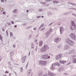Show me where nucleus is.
<instances>
[{"mask_svg":"<svg viewBox=\"0 0 76 76\" xmlns=\"http://www.w3.org/2000/svg\"><path fill=\"white\" fill-rule=\"evenodd\" d=\"M49 49V47L47 45H44L42 46V48L40 49V52L42 53H44L45 51H47Z\"/></svg>","mask_w":76,"mask_h":76,"instance_id":"f257e3e1","label":"nucleus"},{"mask_svg":"<svg viewBox=\"0 0 76 76\" xmlns=\"http://www.w3.org/2000/svg\"><path fill=\"white\" fill-rule=\"evenodd\" d=\"M66 42L67 44L69 45H70V46H73L74 44H75V43L73 41L71 40L68 38H67L66 39Z\"/></svg>","mask_w":76,"mask_h":76,"instance_id":"f03ea898","label":"nucleus"},{"mask_svg":"<svg viewBox=\"0 0 76 76\" xmlns=\"http://www.w3.org/2000/svg\"><path fill=\"white\" fill-rule=\"evenodd\" d=\"M60 64H59V63H56L54 64H52L51 67H50V70H53L56 69V66H60Z\"/></svg>","mask_w":76,"mask_h":76,"instance_id":"7ed1b4c3","label":"nucleus"},{"mask_svg":"<svg viewBox=\"0 0 76 76\" xmlns=\"http://www.w3.org/2000/svg\"><path fill=\"white\" fill-rule=\"evenodd\" d=\"M72 25L71 26V29L72 31L76 29V25L75 23V22L73 20L71 21Z\"/></svg>","mask_w":76,"mask_h":76,"instance_id":"20e7f679","label":"nucleus"},{"mask_svg":"<svg viewBox=\"0 0 76 76\" xmlns=\"http://www.w3.org/2000/svg\"><path fill=\"white\" fill-rule=\"evenodd\" d=\"M42 57L43 59L45 60V59H47V58H50V56H48V54L45 53V54L42 55Z\"/></svg>","mask_w":76,"mask_h":76,"instance_id":"39448f33","label":"nucleus"},{"mask_svg":"<svg viewBox=\"0 0 76 76\" xmlns=\"http://www.w3.org/2000/svg\"><path fill=\"white\" fill-rule=\"evenodd\" d=\"M52 29L51 28L49 29V31H48L46 32L45 33V34L46 35V36L47 38L48 37H49L50 34L51 33V31H52Z\"/></svg>","mask_w":76,"mask_h":76,"instance_id":"423d86ee","label":"nucleus"},{"mask_svg":"<svg viewBox=\"0 0 76 76\" xmlns=\"http://www.w3.org/2000/svg\"><path fill=\"white\" fill-rule=\"evenodd\" d=\"M69 37L72 38L73 39H74V40H76V37L75 34L72 33L71 34L69 35Z\"/></svg>","mask_w":76,"mask_h":76,"instance_id":"0eeeda50","label":"nucleus"},{"mask_svg":"<svg viewBox=\"0 0 76 76\" xmlns=\"http://www.w3.org/2000/svg\"><path fill=\"white\" fill-rule=\"evenodd\" d=\"M39 64H40V65H42V66H45L46 65V64H47V61H43L42 60H41L39 61Z\"/></svg>","mask_w":76,"mask_h":76,"instance_id":"6e6552de","label":"nucleus"},{"mask_svg":"<svg viewBox=\"0 0 76 76\" xmlns=\"http://www.w3.org/2000/svg\"><path fill=\"white\" fill-rule=\"evenodd\" d=\"M62 55L61 54H60L59 55L56 56L55 58L56 60H58L62 57Z\"/></svg>","mask_w":76,"mask_h":76,"instance_id":"1a4fd4ad","label":"nucleus"},{"mask_svg":"<svg viewBox=\"0 0 76 76\" xmlns=\"http://www.w3.org/2000/svg\"><path fill=\"white\" fill-rule=\"evenodd\" d=\"M64 31V29L63 28V27H61L60 28V31L61 34H63V32Z\"/></svg>","mask_w":76,"mask_h":76,"instance_id":"9d476101","label":"nucleus"},{"mask_svg":"<svg viewBox=\"0 0 76 76\" xmlns=\"http://www.w3.org/2000/svg\"><path fill=\"white\" fill-rule=\"evenodd\" d=\"M48 75L49 76H54L56 75V74L53 73L52 72H51L50 71L48 72Z\"/></svg>","mask_w":76,"mask_h":76,"instance_id":"9b49d317","label":"nucleus"},{"mask_svg":"<svg viewBox=\"0 0 76 76\" xmlns=\"http://www.w3.org/2000/svg\"><path fill=\"white\" fill-rule=\"evenodd\" d=\"M61 39L58 37H57L56 39H55L54 41L56 42H58Z\"/></svg>","mask_w":76,"mask_h":76,"instance_id":"f8f14e48","label":"nucleus"},{"mask_svg":"<svg viewBox=\"0 0 76 76\" xmlns=\"http://www.w3.org/2000/svg\"><path fill=\"white\" fill-rule=\"evenodd\" d=\"M64 48L65 50H67V49H69L70 48V46L68 45H65Z\"/></svg>","mask_w":76,"mask_h":76,"instance_id":"ddd939ff","label":"nucleus"},{"mask_svg":"<svg viewBox=\"0 0 76 76\" xmlns=\"http://www.w3.org/2000/svg\"><path fill=\"white\" fill-rule=\"evenodd\" d=\"M26 56H24L23 58H22V59H23V63H24L25 62V60H26Z\"/></svg>","mask_w":76,"mask_h":76,"instance_id":"4468645a","label":"nucleus"},{"mask_svg":"<svg viewBox=\"0 0 76 76\" xmlns=\"http://www.w3.org/2000/svg\"><path fill=\"white\" fill-rule=\"evenodd\" d=\"M53 14H52V13H51L50 11L48 12V16H51Z\"/></svg>","mask_w":76,"mask_h":76,"instance_id":"2eb2a0df","label":"nucleus"},{"mask_svg":"<svg viewBox=\"0 0 76 76\" xmlns=\"http://www.w3.org/2000/svg\"><path fill=\"white\" fill-rule=\"evenodd\" d=\"M43 44V41L42 40L40 41L39 42V46L40 47H41L42 45V44Z\"/></svg>","mask_w":76,"mask_h":76,"instance_id":"dca6fc26","label":"nucleus"},{"mask_svg":"<svg viewBox=\"0 0 76 76\" xmlns=\"http://www.w3.org/2000/svg\"><path fill=\"white\" fill-rule=\"evenodd\" d=\"M63 70H64V68L63 67H61L58 69V71L60 72H61Z\"/></svg>","mask_w":76,"mask_h":76,"instance_id":"f3484780","label":"nucleus"},{"mask_svg":"<svg viewBox=\"0 0 76 76\" xmlns=\"http://www.w3.org/2000/svg\"><path fill=\"white\" fill-rule=\"evenodd\" d=\"M59 63L61 64H64V63H66V61H59Z\"/></svg>","mask_w":76,"mask_h":76,"instance_id":"a211bd4d","label":"nucleus"},{"mask_svg":"<svg viewBox=\"0 0 76 76\" xmlns=\"http://www.w3.org/2000/svg\"><path fill=\"white\" fill-rule=\"evenodd\" d=\"M71 13H72V11L68 12H67L64 13V15H67L68 14H70Z\"/></svg>","mask_w":76,"mask_h":76,"instance_id":"6ab92c4d","label":"nucleus"},{"mask_svg":"<svg viewBox=\"0 0 76 76\" xmlns=\"http://www.w3.org/2000/svg\"><path fill=\"white\" fill-rule=\"evenodd\" d=\"M42 72H41L40 71L39 72L38 74V76H42Z\"/></svg>","mask_w":76,"mask_h":76,"instance_id":"aec40b11","label":"nucleus"},{"mask_svg":"<svg viewBox=\"0 0 76 76\" xmlns=\"http://www.w3.org/2000/svg\"><path fill=\"white\" fill-rule=\"evenodd\" d=\"M10 55L11 56H13V54L14 53L13 52V51H10Z\"/></svg>","mask_w":76,"mask_h":76,"instance_id":"412c9836","label":"nucleus"},{"mask_svg":"<svg viewBox=\"0 0 76 76\" xmlns=\"http://www.w3.org/2000/svg\"><path fill=\"white\" fill-rule=\"evenodd\" d=\"M32 72V71L31 70V69H29L28 71V75H29L31 73V72Z\"/></svg>","mask_w":76,"mask_h":76,"instance_id":"4be33fe9","label":"nucleus"},{"mask_svg":"<svg viewBox=\"0 0 76 76\" xmlns=\"http://www.w3.org/2000/svg\"><path fill=\"white\" fill-rule=\"evenodd\" d=\"M44 23H43L41 24L40 25V27L39 28V29H41L43 26H44Z\"/></svg>","mask_w":76,"mask_h":76,"instance_id":"5701e85b","label":"nucleus"},{"mask_svg":"<svg viewBox=\"0 0 76 76\" xmlns=\"http://www.w3.org/2000/svg\"><path fill=\"white\" fill-rule=\"evenodd\" d=\"M75 50L74 49H73L72 50H69V52L70 53H75Z\"/></svg>","mask_w":76,"mask_h":76,"instance_id":"b1692460","label":"nucleus"},{"mask_svg":"<svg viewBox=\"0 0 76 76\" xmlns=\"http://www.w3.org/2000/svg\"><path fill=\"white\" fill-rule=\"evenodd\" d=\"M73 63H76V58H74L72 61Z\"/></svg>","mask_w":76,"mask_h":76,"instance_id":"393cba45","label":"nucleus"},{"mask_svg":"<svg viewBox=\"0 0 76 76\" xmlns=\"http://www.w3.org/2000/svg\"><path fill=\"white\" fill-rule=\"evenodd\" d=\"M31 48H33V49H34V44H33V43H31Z\"/></svg>","mask_w":76,"mask_h":76,"instance_id":"a878e982","label":"nucleus"},{"mask_svg":"<svg viewBox=\"0 0 76 76\" xmlns=\"http://www.w3.org/2000/svg\"><path fill=\"white\" fill-rule=\"evenodd\" d=\"M6 34L7 37H8V35L9 34H8V30H7L6 31Z\"/></svg>","mask_w":76,"mask_h":76,"instance_id":"bb28decb","label":"nucleus"},{"mask_svg":"<svg viewBox=\"0 0 76 76\" xmlns=\"http://www.w3.org/2000/svg\"><path fill=\"white\" fill-rule=\"evenodd\" d=\"M53 0H45V2H48V1H53Z\"/></svg>","mask_w":76,"mask_h":76,"instance_id":"cd10ccee","label":"nucleus"},{"mask_svg":"<svg viewBox=\"0 0 76 76\" xmlns=\"http://www.w3.org/2000/svg\"><path fill=\"white\" fill-rule=\"evenodd\" d=\"M53 3H55L56 4H57V3H58V2H57L56 1H53Z\"/></svg>","mask_w":76,"mask_h":76,"instance_id":"c85d7f7f","label":"nucleus"},{"mask_svg":"<svg viewBox=\"0 0 76 76\" xmlns=\"http://www.w3.org/2000/svg\"><path fill=\"white\" fill-rule=\"evenodd\" d=\"M63 75H64L65 76H66V75H69V74H68L66 72L64 73H63Z\"/></svg>","mask_w":76,"mask_h":76,"instance_id":"c756f323","label":"nucleus"},{"mask_svg":"<svg viewBox=\"0 0 76 76\" xmlns=\"http://www.w3.org/2000/svg\"><path fill=\"white\" fill-rule=\"evenodd\" d=\"M40 3L42 4H43L44 5H45L46 4V2H40Z\"/></svg>","mask_w":76,"mask_h":76,"instance_id":"7c9ffc66","label":"nucleus"},{"mask_svg":"<svg viewBox=\"0 0 76 76\" xmlns=\"http://www.w3.org/2000/svg\"><path fill=\"white\" fill-rule=\"evenodd\" d=\"M13 33H12V32H10V36L12 37H13Z\"/></svg>","mask_w":76,"mask_h":76,"instance_id":"2f4dec72","label":"nucleus"},{"mask_svg":"<svg viewBox=\"0 0 76 76\" xmlns=\"http://www.w3.org/2000/svg\"><path fill=\"white\" fill-rule=\"evenodd\" d=\"M16 11H17V10H14L13 11V13H16Z\"/></svg>","mask_w":76,"mask_h":76,"instance_id":"473e14b6","label":"nucleus"},{"mask_svg":"<svg viewBox=\"0 0 76 76\" xmlns=\"http://www.w3.org/2000/svg\"><path fill=\"white\" fill-rule=\"evenodd\" d=\"M1 39H3V37L1 35H0V40Z\"/></svg>","mask_w":76,"mask_h":76,"instance_id":"72a5a7b5","label":"nucleus"},{"mask_svg":"<svg viewBox=\"0 0 76 76\" xmlns=\"http://www.w3.org/2000/svg\"><path fill=\"white\" fill-rule=\"evenodd\" d=\"M31 37H32V35H30L29 37V39H31Z\"/></svg>","mask_w":76,"mask_h":76,"instance_id":"f704fd0d","label":"nucleus"},{"mask_svg":"<svg viewBox=\"0 0 76 76\" xmlns=\"http://www.w3.org/2000/svg\"><path fill=\"white\" fill-rule=\"evenodd\" d=\"M37 49H38V48L37 47V46H36V48L35 49V51H37Z\"/></svg>","mask_w":76,"mask_h":76,"instance_id":"c9c22d12","label":"nucleus"},{"mask_svg":"<svg viewBox=\"0 0 76 76\" xmlns=\"http://www.w3.org/2000/svg\"><path fill=\"white\" fill-rule=\"evenodd\" d=\"M70 9H72L73 10H75V11H76V9L75 8H70Z\"/></svg>","mask_w":76,"mask_h":76,"instance_id":"e433bc0d","label":"nucleus"},{"mask_svg":"<svg viewBox=\"0 0 76 76\" xmlns=\"http://www.w3.org/2000/svg\"><path fill=\"white\" fill-rule=\"evenodd\" d=\"M8 64L9 65H10V66L12 65V64H10V62H9Z\"/></svg>","mask_w":76,"mask_h":76,"instance_id":"4c0bfd02","label":"nucleus"},{"mask_svg":"<svg viewBox=\"0 0 76 76\" xmlns=\"http://www.w3.org/2000/svg\"><path fill=\"white\" fill-rule=\"evenodd\" d=\"M20 70L21 72H22V71H23V69H22V68H21L20 69Z\"/></svg>","mask_w":76,"mask_h":76,"instance_id":"58836bf2","label":"nucleus"},{"mask_svg":"<svg viewBox=\"0 0 76 76\" xmlns=\"http://www.w3.org/2000/svg\"><path fill=\"white\" fill-rule=\"evenodd\" d=\"M45 29V28H42L41 30V31H43L44 30V29Z\"/></svg>","mask_w":76,"mask_h":76,"instance_id":"ea45409f","label":"nucleus"},{"mask_svg":"<svg viewBox=\"0 0 76 76\" xmlns=\"http://www.w3.org/2000/svg\"><path fill=\"white\" fill-rule=\"evenodd\" d=\"M3 14L4 15H6V12H3Z\"/></svg>","mask_w":76,"mask_h":76,"instance_id":"a19ab883","label":"nucleus"},{"mask_svg":"<svg viewBox=\"0 0 76 76\" xmlns=\"http://www.w3.org/2000/svg\"><path fill=\"white\" fill-rule=\"evenodd\" d=\"M39 12H41L42 11V9H39Z\"/></svg>","mask_w":76,"mask_h":76,"instance_id":"79ce46f5","label":"nucleus"},{"mask_svg":"<svg viewBox=\"0 0 76 76\" xmlns=\"http://www.w3.org/2000/svg\"><path fill=\"white\" fill-rule=\"evenodd\" d=\"M4 27H3L2 28V31L3 32L4 31Z\"/></svg>","mask_w":76,"mask_h":76,"instance_id":"37998d69","label":"nucleus"},{"mask_svg":"<svg viewBox=\"0 0 76 76\" xmlns=\"http://www.w3.org/2000/svg\"><path fill=\"white\" fill-rule=\"evenodd\" d=\"M72 15L74 16H76V14H74V13H72Z\"/></svg>","mask_w":76,"mask_h":76,"instance_id":"c03bdc74","label":"nucleus"},{"mask_svg":"<svg viewBox=\"0 0 76 76\" xmlns=\"http://www.w3.org/2000/svg\"><path fill=\"white\" fill-rule=\"evenodd\" d=\"M70 63H71V62H69V63H68V64H67L66 65H70Z\"/></svg>","mask_w":76,"mask_h":76,"instance_id":"a18cd8bd","label":"nucleus"},{"mask_svg":"<svg viewBox=\"0 0 76 76\" xmlns=\"http://www.w3.org/2000/svg\"><path fill=\"white\" fill-rule=\"evenodd\" d=\"M26 23H24L23 24H22L23 25H26Z\"/></svg>","mask_w":76,"mask_h":76,"instance_id":"49530a36","label":"nucleus"},{"mask_svg":"<svg viewBox=\"0 0 76 76\" xmlns=\"http://www.w3.org/2000/svg\"><path fill=\"white\" fill-rule=\"evenodd\" d=\"M68 4H71V5H73V3H71V2H69Z\"/></svg>","mask_w":76,"mask_h":76,"instance_id":"de8ad7c7","label":"nucleus"},{"mask_svg":"<svg viewBox=\"0 0 76 76\" xmlns=\"http://www.w3.org/2000/svg\"><path fill=\"white\" fill-rule=\"evenodd\" d=\"M32 26H29L27 27V28H31Z\"/></svg>","mask_w":76,"mask_h":76,"instance_id":"09e8293b","label":"nucleus"},{"mask_svg":"<svg viewBox=\"0 0 76 76\" xmlns=\"http://www.w3.org/2000/svg\"><path fill=\"white\" fill-rule=\"evenodd\" d=\"M41 18V16H38L37 17V18Z\"/></svg>","mask_w":76,"mask_h":76,"instance_id":"8fccbe9b","label":"nucleus"},{"mask_svg":"<svg viewBox=\"0 0 76 76\" xmlns=\"http://www.w3.org/2000/svg\"><path fill=\"white\" fill-rule=\"evenodd\" d=\"M11 23L12 24H14V21H11Z\"/></svg>","mask_w":76,"mask_h":76,"instance_id":"3c124183","label":"nucleus"},{"mask_svg":"<svg viewBox=\"0 0 76 76\" xmlns=\"http://www.w3.org/2000/svg\"><path fill=\"white\" fill-rule=\"evenodd\" d=\"M5 73H9V72L7 71H6L5 72Z\"/></svg>","mask_w":76,"mask_h":76,"instance_id":"603ef678","label":"nucleus"},{"mask_svg":"<svg viewBox=\"0 0 76 76\" xmlns=\"http://www.w3.org/2000/svg\"><path fill=\"white\" fill-rule=\"evenodd\" d=\"M49 6V4H46L45 5V6Z\"/></svg>","mask_w":76,"mask_h":76,"instance_id":"864d4df0","label":"nucleus"},{"mask_svg":"<svg viewBox=\"0 0 76 76\" xmlns=\"http://www.w3.org/2000/svg\"><path fill=\"white\" fill-rule=\"evenodd\" d=\"M52 24H53V23H51L50 24H49V25L48 26H50V25H52Z\"/></svg>","mask_w":76,"mask_h":76,"instance_id":"5fc2aeb1","label":"nucleus"},{"mask_svg":"<svg viewBox=\"0 0 76 76\" xmlns=\"http://www.w3.org/2000/svg\"><path fill=\"white\" fill-rule=\"evenodd\" d=\"M37 29L36 28H33V30H34V31H36V30Z\"/></svg>","mask_w":76,"mask_h":76,"instance_id":"6e6d98bb","label":"nucleus"},{"mask_svg":"<svg viewBox=\"0 0 76 76\" xmlns=\"http://www.w3.org/2000/svg\"><path fill=\"white\" fill-rule=\"evenodd\" d=\"M72 5L74 6H76V4L75 3H73Z\"/></svg>","mask_w":76,"mask_h":76,"instance_id":"4d7b16f0","label":"nucleus"},{"mask_svg":"<svg viewBox=\"0 0 76 76\" xmlns=\"http://www.w3.org/2000/svg\"><path fill=\"white\" fill-rule=\"evenodd\" d=\"M13 47L14 48H15V47H16V46H15V45H13Z\"/></svg>","mask_w":76,"mask_h":76,"instance_id":"13d9d810","label":"nucleus"},{"mask_svg":"<svg viewBox=\"0 0 76 76\" xmlns=\"http://www.w3.org/2000/svg\"><path fill=\"white\" fill-rule=\"evenodd\" d=\"M1 2H4V0H1Z\"/></svg>","mask_w":76,"mask_h":76,"instance_id":"bf43d9fd","label":"nucleus"},{"mask_svg":"<svg viewBox=\"0 0 76 76\" xmlns=\"http://www.w3.org/2000/svg\"><path fill=\"white\" fill-rule=\"evenodd\" d=\"M17 27V25H15L14 26V28H16Z\"/></svg>","mask_w":76,"mask_h":76,"instance_id":"052dcab7","label":"nucleus"},{"mask_svg":"<svg viewBox=\"0 0 76 76\" xmlns=\"http://www.w3.org/2000/svg\"><path fill=\"white\" fill-rule=\"evenodd\" d=\"M26 11L27 13H28V12H29V10H27Z\"/></svg>","mask_w":76,"mask_h":76,"instance_id":"680f3d73","label":"nucleus"},{"mask_svg":"<svg viewBox=\"0 0 76 76\" xmlns=\"http://www.w3.org/2000/svg\"><path fill=\"white\" fill-rule=\"evenodd\" d=\"M28 63H27L26 65V66H28Z\"/></svg>","mask_w":76,"mask_h":76,"instance_id":"e2e57ef3","label":"nucleus"},{"mask_svg":"<svg viewBox=\"0 0 76 76\" xmlns=\"http://www.w3.org/2000/svg\"><path fill=\"white\" fill-rule=\"evenodd\" d=\"M28 68V66H26V69Z\"/></svg>","mask_w":76,"mask_h":76,"instance_id":"0e129e2a","label":"nucleus"},{"mask_svg":"<svg viewBox=\"0 0 76 76\" xmlns=\"http://www.w3.org/2000/svg\"><path fill=\"white\" fill-rule=\"evenodd\" d=\"M35 42H36L37 41V39H35Z\"/></svg>","mask_w":76,"mask_h":76,"instance_id":"69168bd1","label":"nucleus"},{"mask_svg":"<svg viewBox=\"0 0 76 76\" xmlns=\"http://www.w3.org/2000/svg\"><path fill=\"white\" fill-rule=\"evenodd\" d=\"M8 25H10V23H8Z\"/></svg>","mask_w":76,"mask_h":76,"instance_id":"338daca9","label":"nucleus"},{"mask_svg":"<svg viewBox=\"0 0 76 76\" xmlns=\"http://www.w3.org/2000/svg\"><path fill=\"white\" fill-rule=\"evenodd\" d=\"M41 18H44V16H42Z\"/></svg>","mask_w":76,"mask_h":76,"instance_id":"774afa93","label":"nucleus"}]
</instances>
